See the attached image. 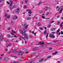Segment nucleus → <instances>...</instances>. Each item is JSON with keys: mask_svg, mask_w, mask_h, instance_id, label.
Returning <instances> with one entry per match:
<instances>
[{"mask_svg": "<svg viewBox=\"0 0 63 63\" xmlns=\"http://www.w3.org/2000/svg\"><path fill=\"white\" fill-rule=\"evenodd\" d=\"M20 33L22 34V35L23 34L24 35V36L25 37L26 39H28V36H27V34L24 33V32H23V31L22 30H20Z\"/></svg>", "mask_w": 63, "mask_h": 63, "instance_id": "f257e3e1", "label": "nucleus"}, {"mask_svg": "<svg viewBox=\"0 0 63 63\" xmlns=\"http://www.w3.org/2000/svg\"><path fill=\"white\" fill-rule=\"evenodd\" d=\"M4 40V39L3 38V37L2 35H0V41L2 42Z\"/></svg>", "mask_w": 63, "mask_h": 63, "instance_id": "f03ea898", "label": "nucleus"}, {"mask_svg": "<svg viewBox=\"0 0 63 63\" xmlns=\"http://www.w3.org/2000/svg\"><path fill=\"white\" fill-rule=\"evenodd\" d=\"M19 10L20 8H17L15 10V12L17 14H19Z\"/></svg>", "mask_w": 63, "mask_h": 63, "instance_id": "7ed1b4c3", "label": "nucleus"}, {"mask_svg": "<svg viewBox=\"0 0 63 63\" xmlns=\"http://www.w3.org/2000/svg\"><path fill=\"white\" fill-rule=\"evenodd\" d=\"M49 37L50 38H54L55 37V36L52 33H50L49 34Z\"/></svg>", "mask_w": 63, "mask_h": 63, "instance_id": "20e7f679", "label": "nucleus"}, {"mask_svg": "<svg viewBox=\"0 0 63 63\" xmlns=\"http://www.w3.org/2000/svg\"><path fill=\"white\" fill-rule=\"evenodd\" d=\"M63 7V6H62L60 7V9H62L60 10V12H59V14H61V13H62V11H63V8H62Z\"/></svg>", "mask_w": 63, "mask_h": 63, "instance_id": "39448f33", "label": "nucleus"}, {"mask_svg": "<svg viewBox=\"0 0 63 63\" xmlns=\"http://www.w3.org/2000/svg\"><path fill=\"white\" fill-rule=\"evenodd\" d=\"M24 26H25V29H27L28 25H27V24H24Z\"/></svg>", "mask_w": 63, "mask_h": 63, "instance_id": "423d86ee", "label": "nucleus"}, {"mask_svg": "<svg viewBox=\"0 0 63 63\" xmlns=\"http://www.w3.org/2000/svg\"><path fill=\"white\" fill-rule=\"evenodd\" d=\"M18 52L19 53H22V52H21V51L19 50L18 51V52L17 51H16L15 52V53H16V54Z\"/></svg>", "mask_w": 63, "mask_h": 63, "instance_id": "0eeeda50", "label": "nucleus"}, {"mask_svg": "<svg viewBox=\"0 0 63 63\" xmlns=\"http://www.w3.org/2000/svg\"><path fill=\"white\" fill-rule=\"evenodd\" d=\"M17 17L16 16V15L13 18V19L15 20V19H16L17 18Z\"/></svg>", "mask_w": 63, "mask_h": 63, "instance_id": "6e6552de", "label": "nucleus"}, {"mask_svg": "<svg viewBox=\"0 0 63 63\" xmlns=\"http://www.w3.org/2000/svg\"><path fill=\"white\" fill-rule=\"evenodd\" d=\"M28 11H29L28 12V14H32V12H31V11L29 10V9H28L27 10H26V12H27Z\"/></svg>", "mask_w": 63, "mask_h": 63, "instance_id": "1a4fd4ad", "label": "nucleus"}, {"mask_svg": "<svg viewBox=\"0 0 63 63\" xmlns=\"http://www.w3.org/2000/svg\"><path fill=\"white\" fill-rule=\"evenodd\" d=\"M21 38H22L25 41V43L26 44H27V42H26V41H25V37L24 38L22 36H21Z\"/></svg>", "mask_w": 63, "mask_h": 63, "instance_id": "9d476101", "label": "nucleus"}, {"mask_svg": "<svg viewBox=\"0 0 63 63\" xmlns=\"http://www.w3.org/2000/svg\"><path fill=\"white\" fill-rule=\"evenodd\" d=\"M32 19V18H31V17H29L26 19L27 20H30V19Z\"/></svg>", "mask_w": 63, "mask_h": 63, "instance_id": "9b49d317", "label": "nucleus"}, {"mask_svg": "<svg viewBox=\"0 0 63 63\" xmlns=\"http://www.w3.org/2000/svg\"><path fill=\"white\" fill-rule=\"evenodd\" d=\"M44 61V59H41L39 60V62H41L42 61Z\"/></svg>", "mask_w": 63, "mask_h": 63, "instance_id": "f8f14e48", "label": "nucleus"}, {"mask_svg": "<svg viewBox=\"0 0 63 63\" xmlns=\"http://www.w3.org/2000/svg\"><path fill=\"white\" fill-rule=\"evenodd\" d=\"M55 29V28H52L50 29V30L52 31H54Z\"/></svg>", "mask_w": 63, "mask_h": 63, "instance_id": "ddd939ff", "label": "nucleus"}, {"mask_svg": "<svg viewBox=\"0 0 63 63\" xmlns=\"http://www.w3.org/2000/svg\"><path fill=\"white\" fill-rule=\"evenodd\" d=\"M4 60H9V58H4L3 59Z\"/></svg>", "mask_w": 63, "mask_h": 63, "instance_id": "4468645a", "label": "nucleus"}, {"mask_svg": "<svg viewBox=\"0 0 63 63\" xmlns=\"http://www.w3.org/2000/svg\"><path fill=\"white\" fill-rule=\"evenodd\" d=\"M11 46H12V44L10 43L7 45V47H11Z\"/></svg>", "mask_w": 63, "mask_h": 63, "instance_id": "2eb2a0df", "label": "nucleus"}, {"mask_svg": "<svg viewBox=\"0 0 63 63\" xmlns=\"http://www.w3.org/2000/svg\"><path fill=\"white\" fill-rule=\"evenodd\" d=\"M6 36L7 38H10L11 37V35L10 34H7V35Z\"/></svg>", "mask_w": 63, "mask_h": 63, "instance_id": "dca6fc26", "label": "nucleus"}, {"mask_svg": "<svg viewBox=\"0 0 63 63\" xmlns=\"http://www.w3.org/2000/svg\"><path fill=\"white\" fill-rule=\"evenodd\" d=\"M51 56H48V57H47V59H49V58H51Z\"/></svg>", "mask_w": 63, "mask_h": 63, "instance_id": "f3484780", "label": "nucleus"}, {"mask_svg": "<svg viewBox=\"0 0 63 63\" xmlns=\"http://www.w3.org/2000/svg\"><path fill=\"white\" fill-rule=\"evenodd\" d=\"M11 31L13 32V33H15V34H16V32H15V31L13 30H11Z\"/></svg>", "mask_w": 63, "mask_h": 63, "instance_id": "a211bd4d", "label": "nucleus"}, {"mask_svg": "<svg viewBox=\"0 0 63 63\" xmlns=\"http://www.w3.org/2000/svg\"><path fill=\"white\" fill-rule=\"evenodd\" d=\"M39 44L41 45H43L44 44V42H40L39 43Z\"/></svg>", "mask_w": 63, "mask_h": 63, "instance_id": "6ab92c4d", "label": "nucleus"}, {"mask_svg": "<svg viewBox=\"0 0 63 63\" xmlns=\"http://www.w3.org/2000/svg\"><path fill=\"white\" fill-rule=\"evenodd\" d=\"M23 7L24 9H26L27 8V6L26 5H24Z\"/></svg>", "mask_w": 63, "mask_h": 63, "instance_id": "aec40b11", "label": "nucleus"}, {"mask_svg": "<svg viewBox=\"0 0 63 63\" xmlns=\"http://www.w3.org/2000/svg\"><path fill=\"white\" fill-rule=\"evenodd\" d=\"M29 37L31 39L33 38V37H32V36L31 35H30L29 36Z\"/></svg>", "mask_w": 63, "mask_h": 63, "instance_id": "412c9836", "label": "nucleus"}, {"mask_svg": "<svg viewBox=\"0 0 63 63\" xmlns=\"http://www.w3.org/2000/svg\"><path fill=\"white\" fill-rule=\"evenodd\" d=\"M60 31V29H59L56 32L57 33H58Z\"/></svg>", "mask_w": 63, "mask_h": 63, "instance_id": "4be33fe9", "label": "nucleus"}, {"mask_svg": "<svg viewBox=\"0 0 63 63\" xmlns=\"http://www.w3.org/2000/svg\"><path fill=\"white\" fill-rule=\"evenodd\" d=\"M54 22V21H50V23H53V22Z\"/></svg>", "mask_w": 63, "mask_h": 63, "instance_id": "5701e85b", "label": "nucleus"}, {"mask_svg": "<svg viewBox=\"0 0 63 63\" xmlns=\"http://www.w3.org/2000/svg\"><path fill=\"white\" fill-rule=\"evenodd\" d=\"M51 26V25H49L47 26V27L48 28H50V27Z\"/></svg>", "mask_w": 63, "mask_h": 63, "instance_id": "b1692460", "label": "nucleus"}, {"mask_svg": "<svg viewBox=\"0 0 63 63\" xmlns=\"http://www.w3.org/2000/svg\"><path fill=\"white\" fill-rule=\"evenodd\" d=\"M12 3H13V2H11V3L10 5H9V7H12Z\"/></svg>", "mask_w": 63, "mask_h": 63, "instance_id": "393cba45", "label": "nucleus"}, {"mask_svg": "<svg viewBox=\"0 0 63 63\" xmlns=\"http://www.w3.org/2000/svg\"><path fill=\"white\" fill-rule=\"evenodd\" d=\"M37 25L38 26H41V24H37Z\"/></svg>", "mask_w": 63, "mask_h": 63, "instance_id": "a878e982", "label": "nucleus"}, {"mask_svg": "<svg viewBox=\"0 0 63 63\" xmlns=\"http://www.w3.org/2000/svg\"><path fill=\"white\" fill-rule=\"evenodd\" d=\"M32 33L33 34H34V35H35L36 34V33H34V31H33L32 32Z\"/></svg>", "mask_w": 63, "mask_h": 63, "instance_id": "bb28decb", "label": "nucleus"}, {"mask_svg": "<svg viewBox=\"0 0 63 63\" xmlns=\"http://www.w3.org/2000/svg\"><path fill=\"white\" fill-rule=\"evenodd\" d=\"M39 29L41 30H43V28H42V27H39Z\"/></svg>", "mask_w": 63, "mask_h": 63, "instance_id": "cd10ccee", "label": "nucleus"}, {"mask_svg": "<svg viewBox=\"0 0 63 63\" xmlns=\"http://www.w3.org/2000/svg\"><path fill=\"white\" fill-rule=\"evenodd\" d=\"M10 15H9L7 16V19L9 18H10Z\"/></svg>", "mask_w": 63, "mask_h": 63, "instance_id": "c85d7f7f", "label": "nucleus"}, {"mask_svg": "<svg viewBox=\"0 0 63 63\" xmlns=\"http://www.w3.org/2000/svg\"><path fill=\"white\" fill-rule=\"evenodd\" d=\"M42 4V2H39V3L37 4V5H40V4Z\"/></svg>", "mask_w": 63, "mask_h": 63, "instance_id": "c756f323", "label": "nucleus"}, {"mask_svg": "<svg viewBox=\"0 0 63 63\" xmlns=\"http://www.w3.org/2000/svg\"><path fill=\"white\" fill-rule=\"evenodd\" d=\"M28 2V0H26L25 1V2L26 3H27V2Z\"/></svg>", "mask_w": 63, "mask_h": 63, "instance_id": "7c9ffc66", "label": "nucleus"}, {"mask_svg": "<svg viewBox=\"0 0 63 63\" xmlns=\"http://www.w3.org/2000/svg\"><path fill=\"white\" fill-rule=\"evenodd\" d=\"M44 34H47V32L46 31H45L44 32Z\"/></svg>", "mask_w": 63, "mask_h": 63, "instance_id": "2f4dec72", "label": "nucleus"}, {"mask_svg": "<svg viewBox=\"0 0 63 63\" xmlns=\"http://www.w3.org/2000/svg\"><path fill=\"white\" fill-rule=\"evenodd\" d=\"M8 16V14L6 13L5 14V17H7V16Z\"/></svg>", "mask_w": 63, "mask_h": 63, "instance_id": "473e14b6", "label": "nucleus"}, {"mask_svg": "<svg viewBox=\"0 0 63 63\" xmlns=\"http://www.w3.org/2000/svg\"><path fill=\"white\" fill-rule=\"evenodd\" d=\"M37 48H33V50H37Z\"/></svg>", "mask_w": 63, "mask_h": 63, "instance_id": "72a5a7b5", "label": "nucleus"}, {"mask_svg": "<svg viewBox=\"0 0 63 63\" xmlns=\"http://www.w3.org/2000/svg\"><path fill=\"white\" fill-rule=\"evenodd\" d=\"M20 4L21 5H22V4H23V1H21L20 2Z\"/></svg>", "mask_w": 63, "mask_h": 63, "instance_id": "f704fd0d", "label": "nucleus"}, {"mask_svg": "<svg viewBox=\"0 0 63 63\" xmlns=\"http://www.w3.org/2000/svg\"><path fill=\"white\" fill-rule=\"evenodd\" d=\"M41 17H42V18H43V19L45 18V16H42Z\"/></svg>", "mask_w": 63, "mask_h": 63, "instance_id": "c9c22d12", "label": "nucleus"}, {"mask_svg": "<svg viewBox=\"0 0 63 63\" xmlns=\"http://www.w3.org/2000/svg\"><path fill=\"white\" fill-rule=\"evenodd\" d=\"M10 7V6H9V8H10V11H12V7Z\"/></svg>", "mask_w": 63, "mask_h": 63, "instance_id": "e433bc0d", "label": "nucleus"}, {"mask_svg": "<svg viewBox=\"0 0 63 63\" xmlns=\"http://www.w3.org/2000/svg\"><path fill=\"white\" fill-rule=\"evenodd\" d=\"M49 14V12H47L46 14V16H48V15Z\"/></svg>", "mask_w": 63, "mask_h": 63, "instance_id": "4c0bfd02", "label": "nucleus"}, {"mask_svg": "<svg viewBox=\"0 0 63 63\" xmlns=\"http://www.w3.org/2000/svg\"><path fill=\"white\" fill-rule=\"evenodd\" d=\"M58 24H60V22L59 21H58L57 22Z\"/></svg>", "mask_w": 63, "mask_h": 63, "instance_id": "58836bf2", "label": "nucleus"}, {"mask_svg": "<svg viewBox=\"0 0 63 63\" xmlns=\"http://www.w3.org/2000/svg\"><path fill=\"white\" fill-rule=\"evenodd\" d=\"M52 55H55V52L53 53L52 54Z\"/></svg>", "mask_w": 63, "mask_h": 63, "instance_id": "ea45409f", "label": "nucleus"}, {"mask_svg": "<svg viewBox=\"0 0 63 63\" xmlns=\"http://www.w3.org/2000/svg\"><path fill=\"white\" fill-rule=\"evenodd\" d=\"M60 27L61 28H62V24H60Z\"/></svg>", "mask_w": 63, "mask_h": 63, "instance_id": "a19ab883", "label": "nucleus"}, {"mask_svg": "<svg viewBox=\"0 0 63 63\" xmlns=\"http://www.w3.org/2000/svg\"><path fill=\"white\" fill-rule=\"evenodd\" d=\"M61 34H62V35L63 34V31H61Z\"/></svg>", "mask_w": 63, "mask_h": 63, "instance_id": "79ce46f5", "label": "nucleus"}, {"mask_svg": "<svg viewBox=\"0 0 63 63\" xmlns=\"http://www.w3.org/2000/svg\"><path fill=\"white\" fill-rule=\"evenodd\" d=\"M48 33H47V35H46V38H47V36H48Z\"/></svg>", "mask_w": 63, "mask_h": 63, "instance_id": "37998d69", "label": "nucleus"}, {"mask_svg": "<svg viewBox=\"0 0 63 63\" xmlns=\"http://www.w3.org/2000/svg\"><path fill=\"white\" fill-rule=\"evenodd\" d=\"M14 8H15V6H13L12 7V9H14Z\"/></svg>", "mask_w": 63, "mask_h": 63, "instance_id": "c03bdc74", "label": "nucleus"}, {"mask_svg": "<svg viewBox=\"0 0 63 63\" xmlns=\"http://www.w3.org/2000/svg\"><path fill=\"white\" fill-rule=\"evenodd\" d=\"M10 29H11V28L9 27L8 28V30H10Z\"/></svg>", "mask_w": 63, "mask_h": 63, "instance_id": "a18cd8bd", "label": "nucleus"}, {"mask_svg": "<svg viewBox=\"0 0 63 63\" xmlns=\"http://www.w3.org/2000/svg\"><path fill=\"white\" fill-rule=\"evenodd\" d=\"M59 17H60V16H59V15H58L57 16V18H59Z\"/></svg>", "mask_w": 63, "mask_h": 63, "instance_id": "49530a36", "label": "nucleus"}, {"mask_svg": "<svg viewBox=\"0 0 63 63\" xmlns=\"http://www.w3.org/2000/svg\"><path fill=\"white\" fill-rule=\"evenodd\" d=\"M58 53V52L57 51H56L55 52V54H57Z\"/></svg>", "mask_w": 63, "mask_h": 63, "instance_id": "de8ad7c7", "label": "nucleus"}, {"mask_svg": "<svg viewBox=\"0 0 63 63\" xmlns=\"http://www.w3.org/2000/svg\"><path fill=\"white\" fill-rule=\"evenodd\" d=\"M11 34L12 35H14V33H13L12 32H11Z\"/></svg>", "mask_w": 63, "mask_h": 63, "instance_id": "09e8293b", "label": "nucleus"}, {"mask_svg": "<svg viewBox=\"0 0 63 63\" xmlns=\"http://www.w3.org/2000/svg\"><path fill=\"white\" fill-rule=\"evenodd\" d=\"M14 22H13V21H12L11 22V24H13V23H14Z\"/></svg>", "mask_w": 63, "mask_h": 63, "instance_id": "8fccbe9b", "label": "nucleus"}, {"mask_svg": "<svg viewBox=\"0 0 63 63\" xmlns=\"http://www.w3.org/2000/svg\"><path fill=\"white\" fill-rule=\"evenodd\" d=\"M4 54H1V56H4Z\"/></svg>", "mask_w": 63, "mask_h": 63, "instance_id": "3c124183", "label": "nucleus"}, {"mask_svg": "<svg viewBox=\"0 0 63 63\" xmlns=\"http://www.w3.org/2000/svg\"><path fill=\"white\" fill-rule=\"evenodd\" d=\"M52 34H55V32H52Z\"/></svg>", "mask_w": 63, "mask_h": 63, "instance_id": "603ef678", "label": "nucleus"}, {"mask_svg": "<svg viewBox=\"0 0 63 63\" xmlns=\"http://www.w3.org/2000/svg\"><path fill=\"white\" fill-rule=\"evenodd\" d=\"M8 49H5V51H8Z\"/></svg>", "mask_w": 63, "mask_h": 63, "instance_id": "864d4df0", "label": "nucleus"}, {"mask_svg": "<svg viewBox=\"0 0 63 63\" xmlns=\"http://www.w3.org/2000/svg\"><path fill=\"white\" fill-rule=\"evenodd\" d=\"M59 10H60V8H59L57 10V11H59Z\"/></svg>", "mask_w": 63, "mask_h": 63, "instance_id": "5fc2aeb1", "label": "nucleus"}, {"mask_svg": "<svg viewBox=\"0 0 63 63\" xmlns=\"http://www.w3.org/2000/svg\"><path fill=\"white\" fill-rule=\"evenodd\" d=\"M47 59H45V60H44V61H47Z\"/></svg>", "mask_w": 63, "mask_h": 63, "instance_id": "6e6d98bb", "label": "nucleus"}, {"mask_svg": "<svg viewBox=\"0 0 63 63\" xmlns=\"http://www.w3.org/2000/svg\"><path fill=\"white\" fill-rule=\"evenodd\" d=\"M20 55V54H19H19L17 55L18 56H19Z\"/></svg>", "mask_w": 63, "mask_h": 63, "instance_id": "4d7b16f0", "label": "nucleus"}, {"mask_svg": "<svg viewBox=\"0 0 63 63\" xmlns=\"http://www.w3.org/2000/svg\"><path fill=\"white\" fill-rule=\"evenodd\" d=\"M7 4H10V3L8 2V1H7Z\"/></svg>", "mask_w": 63, "mask_h": 63, "instance_id": "13d9d810", "label": "nucleus"}, {"mask_svg": "<svg viewBox=\"0 0 63 63\" xmlns=\"http://www.w3.org/2000/svg\"><path fill=\"white\" fill-rule=\"evenodd\" d=\"M43 12V11H41L40 12V13L41 14V13H42Z\"/></svg>", "mask_w": 63, "mask_h": 63, "instance_id": "bf43d9fd", "label": "nucleus"}, {"mask_svg": "<svg viewBox=\"0 0 63 63\" xmlns=\"http://www.w3.org/2000/svg\"><path fill=\"white\" fill-rule=\"evenodd\" d=\"M60 34H61V33H60V32H59L58 34V35H59Z\"/></svg>", "mask_w": 63, "mask_h": 63, "instance_id": "052dcab7", "label": "nucleus"}, {"mask_svg": "<svg viewBox=\"0 0 63 63\" xmlns=\"http://www.w3.org/2000/svg\"><path fill=\"white\" fill-rule=\"evenodd\" d=\"M52 49V48H50L49 49L50 50H51V49Z\"/></svg>", "mask_w": 63, "mask_h": 63, "instance_id": "680f3d73", "label": "nucleus"}, {"mask_svg": "<svg viewBox=\"0 0 63 63\" xmlns=\"http://www.w3.org/2000/svg\"><path fill=\"white\" fill-rule=\"evenodd\" d=\"M9 1L10 2H11V3H12V1H11V0H9Z\"/></svg>", "mask_w": 63, "mask_h": 63, "instance_id": "e2e57ef3", "label": "nucleus"}, {"mask_svg": "<svg viewBox=\"0 0 63 63\" xmlns=\"http://www.w3.org/2000/svg\"><path fill=\"white\" fill-rule=\"evenodd\" d=\"M57 62L58 63H60V61H58Z\"/></svg>", "mask_w": 63, "mask_h": 63, "instance_id": "0e129e2a", "label": "nucleus"}, {"mask_svg": "<svg viewBox=\"0 0 63 63\" xmlns=\"http://www.w3.org/2000/svg\"><path fill=\"white\" fill-rule=\"evenodd\" d=\"M13 63H17V62H13Z\"/></svg>", "mask_w": 63, "mask_h": 63, "instance_id": "69168bd1", "label": "nucleus"}, {"mask_svg": "<svg viewBox=\"0 0 63 63\" xmlns=\"http://www.w3.org/2000/svg\"><path fill=\"white\" fill-rule=\"evenodd\" d=\"M11 53V51H10L8 52V53Z\"/></svg>", "mask_w": 63, "mask_h": 63, "instance_id": "338daca9", "label": "nucleus"}, {"mask_svg": "<svg viewBox=\"0 0 63 63\" xmlns=\"http://www.w3.org/2000/svg\"><path fill=\"white\" fill-rule=\"evenodd\" d=\"M61 19H63V17H61Z\"/></svg>", "mask_w": 63, "mask_h": 63, "instance_id": "774afa93", "label": "nucleus"}]
</instances>
